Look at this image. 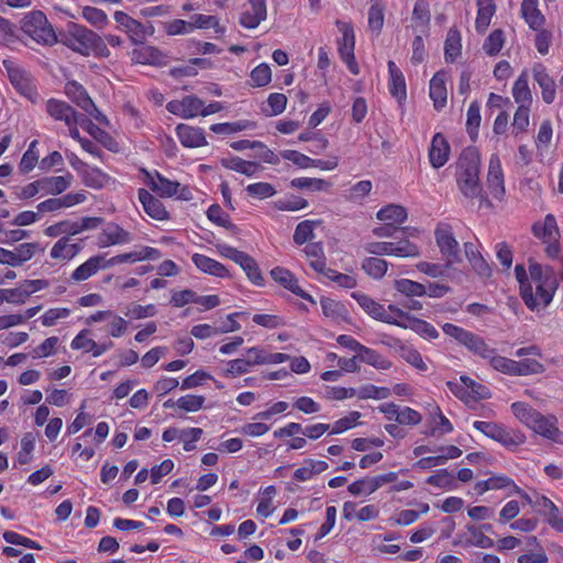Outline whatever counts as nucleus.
Returning a JSON list of instances; mask_svg holds the SVG:
<instances>
[{
	"label": "nucleus",
	"mask_w": 563,
	"mask_h": 563,
	"mask_svg": "<svg viewBox=\"0 0 563 563\" xmlns=\"http://www.w3.org/2000/svg\"><path fill=\"white\" fill-rule=\"evenodd\" d=\"M202 434V429L200 428H187V429H176L168 428L163 432V440L165 442H172L175 439L186 438V435H190L191 441H198Z\"/></svg>",
	"instance_id": "obj_54"
},
{
	"label": "nucleus",
	"mask_w": 563,
	"mask_h": 563,
	"mask_svg": "<svg viewBox=\"0 0 563 563\" xmlns=\"http://www.w3.org/2000/svg\"><path fill=\"white\" fill-rule=\"evenodd\" d=\"M526 441V437L516 430L505 428L498 442L508 449H515Z\"/></svg>",
	"instance_id": "obj_64"
},
{
	"label": "nucleus",
	"mask_w": 563,
	"mask_h": 563,
	"mask_svg": "<svg viewBox=\"0 0 563 563\" xmlns=\"http://www.w3.org/2000/svg\"><path fill=\"white\" fill-rule=\"evenodd\" d=\"M203 101L196 96H186L181 100H172L166 104L168 112L181 117L184 119H191L201 115Z\"/></svg>",
	"instance_id": "obj_13"
},
{
	"label": "nucleus",
	"mask_w": 563,
	"mask_h": 563,
	"mask_svg": "<svg viewBox=\"0 0 563 563\" xmlns=\"http://www.w3.org/2000/svg\"><path fill=\"white\" fill-rule=\"evenodd\" d=\"M82 250L80 242H74L70 236H62L58 239L49 251L51 258L67 263L77 256Z\"/></svg>",
	"instance_id": "obj_15"
},
{
	"label": "nucleus",
	"mask_w": 563,
	"mask_h": 563,
	"mask_svg": "<svg viewBox=\"0 0 563 563\" xmlns=\"http://www.w3.org/2000/svg\"><path fill=\"white\" fill-rule=\"evenodd\" d=\"M290 185L295 188L308 189L312 191H323L330 187V184L323 179L309 177L294 178Z\"/></svg>",
	"instance_id": "obj_55"
},
{
	"label": "nucleus",
	"mask_w": 563,
	"mask_h": 563,
	"mask_svg": "<svg viewBox=\"0 0 563 563\" xmlns=\"http://www.w3.org/2000/svg\"><path fill=\"white\" fill-rule=\"evenodd\" d=\"M450 146L445 137L437 133L431 142L429 150V159L434 168L442 167L449 159Z\"/></svg>",
	"instance_id": "obj_26"
},
{
	"label": "nucleus",
	"mask_w": 563,
	"mask_h": 563,
	"mask_svg": "<svg viewBox=\"0 0 563 563\" xmlns=\"http://www.w3.org/2000/svg\"><path fill=\"white\" fill-rule=\"evenodd\" d=\"M191 260L196 267L206 274L217 277H225L229 275L224 265L206 255L196 253L192 255Z\"/></svg>",
	"instance_id": "obj_34"
},
{
	"label": "nucleus",
	"mask_w": 563,
	"mask_h": 563,
	"mask_svg": "<svg viewBox=\"0 0 563 563\" xmlns=\"http://www.w3.org/2000/svg\"><path fill=\"white\" fill-rule=\"evenodd\" d=\"M21 30L38 44L53 45L56 43L55 32L41 11L27 13L21 22Z\"/></svg>",
	"instance_id": "obj_5"
},
{
	"label": "nucleus",
	"mask_w": 563,
	"mask_h": 563,
	"mask_svg": "<svg viewBox=\"0 0 563 563\" xmlns=\"http://www.w3.org/2000/svg\"><path fill=\"white\" fill-rule=\"evenodd\" d=\"M146 185L161 197H177L181 200H190L192 195L186 186H181L178 181H173L157 172L155 175L146 173Z\"/></svg>",
	"instance_id": "obj_11"
},
{
	"label": "nucleus",
	"mask_w": 563,
	"mask_h": 563,
	"mask_svg": "<svg viewBox=\"0 0 563 563\" xmlns=\"http://www.w3.org/2000/svg\"><path fill=\"white\" fill-rule=\"evenodd\" d=\"M243 8L240 23L246 29L257 27L267 16L265 0H247Z\"/></svg>",
	"instance_id": "obj_14"
},
{
	"label": "nucleus",
	"mask_w": 563,
	"mask_h": 563,
	"mask_svg": "<svg viewBox=\"0 0 563 563\" xmlns=\"http://www.w3.org/2000/svg\"><path fill=\"white\" fill-rule=\"evenodd\" d=\"M342 38L339 41V54L342 60L347 65L349 69L354 74H358V66L354 57L355 36L353 26L343 21L335 22Z\"/></svg>",
	"instance_id": "obj_12"
},
{
	"label": "nucleus",
	"mask_w": 563,
	"mask_h": 563,
	"mask_svg": "<svg viewBox=\"0 0 563 563\" xmlns=\"http://www.w3.org/2000/svg\"><path fill=\"white\" fill-rule=\"evenodd\" d=\"M390 389L387 387H378L373 384H365L360 388H354V397L360 399H386L390 396Z\"/></svg>",
	"instance_id": "obj_44"
},
{
	"label": "nucleus",
	"mask_w": 563,
	"mask_h": 563,
	"mask_svg": "<svg viewBox=\"0 0 563 563\" xmlns=\"http://www.w3.org/2000/svg\"><path fill=\"white\" fill-rule=\"evenodd\" d=\"M267 104L269 110L263 109V112L269 117L278 115L286 109L287 97L284 93H271L267 99Z\"/></svg>",
	"instance_id": "obj_58"
},
{
	"label": "nucleus",
	"mask_w": 563,
	"mask_h": 563,
	"mask_svg": "<svg viewBox=\"0 0 563 563\" xmlns=\"http://www.w3.org/2000/svg\"><path fill=\"white\" fill-rule=\"evenodd\" d=\"M434 239L448 267H452L454 264L462 262L460 244L455 239L451 224L439 222L434 230Z\"/></svg>",
	"instance_id": "obj_7"
},
{
	"label": "nucleus",
	"mask_w": 563,
	"mask_h": 563,
	"mask_svg": "<svg viewBox=\"0 0 563 563\" xmlns=\"http://www.w3.org/2000/svg\"><path fill=\"white\" fill-rule=\"evenodd\" d=\"M461 54V34L456 29H450L444 43L446 62H454Z\"/></svg>",
	"instance_id": "obj_40"
},
{
	"label": "nucleus",
	"mask_w": 563,
	"mask_h": 563,
	"mask_svg": "<svg viewBox=\"0 0 563 563\" xmlns=\"http://www.w3.org/2000/svg\"><path fill=\"white\" fill-rule=\"evenodd\" d=\"M460 380L467 387V390H470L472 399L474 401H477L479 399H487L490 397L489 389L486 386L476 383L471 377L462 375L460 377Z\"/></svg>",
	"instance_id": "obj_56"
},
{
	"label": "nucleus",
	"mask_w": 563,
	"mask_h": 563,
	"mask_svg": "<svg viewBox=\"0 0 563 563\" xmlns=\"http://www.w3.org/2000/svg\"><path fill=\"white\" fill-rule=\"evenodd\" d=\"M385 5L382 0H372L368 10V26L372 31L379 32L384 25Z\"/></svg>",
	"instance_id": "obj_47"
},
{
	"label": "nucleus",
	"mask_w": 563,
	"mask_h": 563,
	"mask_svg": "<svg viewBox=\"0 0 563 563\" xmlns=\"http://www.w3.org/2000/svg\"><path fill=\"white\" fill-rule=\"evenodd\" d=\"M114 20L134 44H143L147 32L145 26L122 11L114 12Z\"/></svg>",
	"instance_id": "obj_16"
},
{
	"label": "nucleus",
	"mask_w": 563,
	"mask_h": 563,
	"mask_svg": "<svg viewBox=\"0 0 563 563\" xmlns=\"http://www.w3.org/2000/svg\"><path fill=\"white\" fill-rule=\"evenodd\" d=\"M62 42L82 56H89L90 54L102 58L110 56V51L103 38L92 30L77 23L68 24Z\"/></svg>",
	"instance_id": "obj_3"
},
{
	"label": "nucleus",
	"mask_w": 563,
	"mask_h": 563,
	"mask_svg": "<svg viewBox=\"0 0 563 563\" xmlns=\"http://www.w3.org/2000/svg\"><path fill=\"white\" fill-rule=\"evenodd\" d=\"M504 45V33L501 30L493 31L484 43V51L494 56L500 52Z\"/></svg>",
	"instance_id": "obj_63"
},
{
	"label": "nucleus",
	"mask_w": 563,
	"mask_h": 563,
	"mask_svg": "<svg viewBox=\"0 0 563 563\" xmlns=\"http://www.w3.org/2000/svg\"><path fill=\"white\" fill-rule=\"evenodd\" d=\"M222 165L228 169L239 172L246 176H252L260 169V165L257 163L244 161L238 156L222 159Z\"/></svg>",
	"instance_id": "obj_42"
},
{
	"label": "nucleus",
	"mask_w": 563,
	"mask_h": 563,
	"mask_svg": "<svg viewBox=\"0 0 563 563\" xmlns=\"http://www.w3.org/2000/svg\"><path fill=\"white\" fill-rule=\"evenodd\" d=\"M81 15L89 24L97 29H103L109 24L106 12L95 7H84Z\"/></svg>",
	"instance_id": "obj_48"
},
{
	"label": "nucleus",
	"mask_w": 563,
	"mask_h": 563,
	"mask_svg": "<svg viewBox=\"0 0 563 563\" xmlns=\"http://www.w3.org/2000/svg\"><path fill=\"white\" fill-rule=\"evenodd\" d=\"M27 290L24 283H20L15 288H3L0 289L1 303L8 302L13 305H22L29 298Z\"/></svg>",
	"instance_id": "obj_41"
},
{
	"label": "nucleus",
	"mask_w": 563,
	"mask_h": 563,
	"mask_svg": "<svg viewBox=\"0 0 563 563\" xmlns=\"http://www.w3.org/2000/svg\"><path fill=\"white\" fill-rule=\"evenodd\" d=\"M356 357H358V361L368 364L377 369H388L391 366V362L389 360L385 358L375 350H372L364 345L361 349V352L356 354Z\"/></svg>",
	"instance_id": "obj_38"
},
{
	"label": "nucleus",
	"mask_w": 563,
	"mask_h": 563,
	"mask_svg": "<svg viewBox=\"0 0 563 563\" xmlns=\"http://www.w3.org/2000/svg\"><path fill=\"white\" fill-rule=\"evenodd\" d=\"M271 275L275 282L279 283L295 295L312 301V298L303 289H301L297 279L288 269L275 267L271 271Z\"/></svg>",
	"instance_id": "obj_30"
},
{
	"label": "nucleus",
	"mask_w": 563,
	"mask_h": 563,
	"mask_svg": "<svg viewBox=\"0 0 563 563\" xmlns=\"http://www.w3.org/2000/svg\"><path fill=\"white\" fill-rule=\"evenodd\" d=\"M45 110L52 119L64 122V124L81 115L69 103L55 98L46 101Z\"/></svg>",
	"instance_id": "obj_20"
},
{
	"label": "nucleus",
	"mask_w": 563,
	"mask_h": 563,
	"mask_svg": "<svg viewBox=\"0 0 563 563\" xmlns=\"http://www.w3.org/2000/svg\"><path fill=\"white\" fill-rule=\"evenodd\" d=\"M407 210L399 205H388L376 213V218L385 223L396 227L407 220Z\"/></svg>",
	"instance_id": "obj_35"
},
{
	"label": "nucleus",
	"mask_w": 563,
	"mask_h": 563,
	"mask_svg": "<svg viewBox=\"0 0 563 563\" xmlns=\"http://www.w3.org/2000/svg\"><path fill=\"white\" fill-rule=\"evenodd\" d=\"M394 287L407 297H422L427 291L426 285L407 278L395 280Z\"/></svg>",
	"instance_id": "obj_43"
},
{
	"label": "nucleus",
	"mask_w": 563,
	"mask_h": 563,
	"mask_svg": "<svg viewBox=\"0 0 563 563\" xmlns=\"http://www.w3.org/2000/svg\"><path fill=\"white\" fill-rule=\"evenodd\" d=\"M553 136L552 123L550 120H544L538 131L536 137V147L540 154L549 151Z\"/></svg>",
	"instance_id": "obj_49"
},
{
	"label": "nucleus",
	"mask_w": 563,
	"mask_h": 563,
	"mask_svg": "<svg viewBox=\"0 0 563 563\" xmlns=\"http://www.w3.org/2000/svg\"><path fill=\"white\" fill-rule=\"evenodd\" d=\"M81 178L86 186L91 188H101L108 181V177L98 168L89 167L82 169Z\"/></svg>",
	"instance_id": "obj_52"
},
{
	"label": "nucleus",
	"mask_w": 563,
	"mask_h": 563,
	"mask_svg": "<svg viewBox=\"0 0 563 563\" xmlns=\"http://www.w3.org/2000/svg\"><path fill=\"white\" fill-rule=\"evenodd\" d=\"M464 346H466L471 352L481 357L488 358L490 357L495 350L490 349L486 342L478 335L471 333Z\"/></svg>",
	"instance_id": "obj_53"
},
{
	"label": "nucleus",
	"mask_w": 563,
	"mask_h": 563,
	"mask_svg": "<svg viewBox=\"0 0 563 563\" xmlns=\"http://www.w3.org/2000/svg\"><path fill=\"white\" fill-rule=\"evenodd\" d=\"M445 73L438 71L430 80V98L437 110H441L446 106L448 90L445 86Z\"/></svg>",
	"instance_id": "obj_32"
},
{
	"label": "nucleus",
	"mask_w": 563,
	"mask_h": 563,
	"mask_svg": "<svg viewBox=\"0 0 563 563\" xmlns=\"http://www.w3.org/2000/svg\"><path fill=\"white\" fill-rule=\"evenodd\" d=\"M208 219L225 229H235V225L231 223L229 216L222 210L219 205H212L207 211Z\"/></svg>",
	"instance_id": "obj_60"
},
{
	"label": "nucleus",
	"mask_w": 563,
	"mask_h": 563,
	"mask_svg": "<svg viewBox=\"0 0 563 563\" xmlns=\"http://www.w3.org/2000/svg\"><path fill=\"white\" fill-rule=\"evenodd\" d=\"M205 397L197 395H186L177 399L176 406L188 412H196L203 406Z\"/></svg>",
	"instance_id": "obj_62"
},
{
	"label": "nucleus",
	"mask_w": 563,
	"mask_h": 563,
	"mask_svg": "<svg viewBox=\"0 0 563 563\" xmlns=\"http://www.w3.org/2000/svg\"><path fill=\"white\" fill-rule=\"evenodd\" d=\"M364 272L374 279H380L388 269V263L379 257H367L362 263Z\"/></svg>",
	"instance_id": "obj_45"
},
{
	"label": "nucleus",
	"mask_w": 563,
	"mask_h": 563,
	"mask_svg": "<svg viewBox=\"0 0 563 563\" xmlns=\"http://www.w3.org/2000/svg\"><path fill=\"white\" fill-rule=\"evenodd\" d=\"M514 99L519 106H530L532 102V95L528 86L527 73H522L514 84L512 87Z\"/></svg>",
	"instance_id": "obj_37"
},
{
	"label": "nucleus",
	"mask_w": 563,
	"mask_h": 563,
	"mask_svg": "<svg viewBox=\"0 0 563 563\" xmlns=\"http://www.w3.org/2000/svg\"><path fill=\"white\" fill-rule=\"evenodd\" d=\"M176 133L185 147H200L207 144L203 130L200 128L180 123L176 126Z\"/></svg>",
	"instance_id": "obj_25"
},
{
	"label": "nucleus",
	"mask_w": 563,
	"mask_h": 563,
	"mask_svg": "<svg viewBox=\"0 0 563 563\" xmlns=\"http://www.w3.org/2000/svg\"><path fill=\"white\" fill-rule=\"evenodd\" d=\"M320 224V220H305L299 222L294 232V242L297 245H302L311 241L314 238V229Z\"/></svg>",
	"instance_id": "obj_39"
},
{
	"label": "nucleus",
	"mask_w": 563,
	"mask_h": 563,
	"mask_svg": "<svg viewBox=\"0 0 563 563\" xmlns=\"http://www.w3.org/2000/svg\"><path fill=\"white\" fill-rule=\"evenodd\" d=\"M65 93L77 107L82 109L87 114L92 117L101 124H108L107 117L99 111L87 90L77 81H68L65 85Z\"/></svg>",
	"instance_id": "obj_9"
},
{
	"label": "nucleus",
	"mask_w": 563,
	"mask_h": 563,
	"mask_svg": "<svg viewBox=\"0 0 563 563\" xmlns=\"http://www.w3.org/2000/svg\"><path fill=\"white\" fill-rule=\"evenodd\" d=\"M532 232L536 238L540 239L543 243L559 240V228L553 214H547L543 222H536L532 225Z\"/></svg>",
	"instance_id": "obj_31"
},
{
	"label": "nucleus",
	"mask_w": 563,
	"mask_h": 563,
	"mask_svg": "<svg viewBox=\"0 0 563 563\" xmlns=\"http://www.w3.org/2000/svg\"><path fill=\"white\" fill-rule=\"evenodd\" d=\"M545 371L543 364L537 360L525 358L522 361H514V376H528L532 374H541Z\"/></svg>",
	"instance_id": "obj_46"
},
{
	"label": "nucleus",
	"mask_w": 563,
	"mask_h": 563,
	"mask_svg": "<svg viewBox=\"0 0 563 563\" xmlns=\"http://www.w3.org/2000/svg\"><path fill=\"white\" fill-rule=\"evenodd\" d=\"M2 65L14 89L32 103H36L40 96L32 75L13 60L4 59Z\"/></svg>",
	"instance_id": "obj_6"
},
{
	"label": "nucleus",
	"mask_w": 563,
	"mask_h": 563,
	"mask_svg": "<svg viewBox=\"0 0 563 563\" xmlns=\"http://www.w3.org/2000/svg\"><path fill=\"white\" fill-rule=\"evenodd\" d=\"M139 200L143 206L144 211L153 219L156 220H165L168 219V212L166 211L164 205L155 198L152 194H150L145 189L139 190Z\"/></svg>",
	"instance_id": "obj_28"
},
{
	"label": "nucleus",
	"mask_w": 563,
	"mask_h": 563,
	"mask_svg": "<svg viewBox=\"0 0 563 563\" xmlns=\"http://www.w3.org/2000/svg\"><path fill=\"white\" fill-rule=\"evenodd\" d=\"M219 253L239 264L241 268L245 272L247 278L255 285L262 286L264 283V278L258 268L256 261L251 257L249 254L239 251L232 246L227 244H220L217 246Z\"/></svg>",
	"instance_id": "obj_10"
},
{
	"label": "nucleus",
	"mask_w": 563,
	"mask_h": 563,
	"mask_svg": "<svg viewBox=\"0 0 563 563\" xmlns=\"http://www.w3.org/2000/svg\"><path fill=\"white\" fill-rule=\"evenodd\" d=\"M388 73H389V92L396 98L399 102L406 100L407 90H406V81L401 70L397 67V65L389 60L388 64Z\"/></svg>",
	"instance_id": "obj_27"
},
{
	"label": "nucleus",
	"mask_w": 563,
	"mask_h": 563,
	"mask_svg": "<svg viewBox=\"0 0 563 563\" xmlns=\"http://www.w3.org/2000/svg\"><path fill=\"white\" fill-rule=\"evenodd\" d=\"M511 409L516 418L536 433L551 440L560 435L555 417H545L525 402H514Z\"/></svg>",
	"instance_id": "obj_4"
},
{
	"label": "nucleus",
	"mask_w": 563,
	"mask_h": 563,
	"mask_svg": "<svg viewBox=\"0 0 563 563\" xmlns=\"http://www.w3.org/2000/svg\"><path fill=\"white\" fill-rule=\"evenodd\" d=\"M309 260L310 267L317 273L324 274L327 268L325 255L321 242H312L302 250Z\"/></svg>",
	"instance_id": "obj_33"
},
{
	"label": "nucleus",
	"mask_w": 563,
	"mask_h": 563,
	"mask_svg": "<svg viewBox=\"0 0 563 563\" xmlns=\"http://www.w3.org/2000/svg\"><path fill=\"white\" fill-rule=\"evenodd\" d=\"M481 124L479 106L477 102H472L467 110L466 129L472 139H475Z\"/></svg>",
	"instance_id": "obj_61"
},
{
	"label": "nucleus",
	"mask_w": 563,
	"mask_h": 563,
	"mask_svg": "<svg viewBox=\"0 0 563 563\" xmlns=\"http://www.w3.org/2000/svg\"><path fill=\"white\" fill-rule=\"evenodd\" d=\"M396 325L404 329H411L426 339H437L439 336L438 330L432 324L424 320L413 318L407 312H405V316L399 317Z\"/></svg>",
	"instance_id": "obj_23"
},
{
	"label": "nucleus",
	"mask_w": 563,
	"mask_h": 563,
	"mask_svg": "<svg viewBox=\"0 0 563 563\" xmlns=\"http://www.w3.org/2000/svg\"><path fill=\"white\" fill-rule=\"evenodd\" d=\"M487 187L494 198L503 199L505 195L504 173L500 159L496 154L492 155L489 159Z\"/></svg>",
	"instance_id": "obj_17"
},
{
	"label": "nucleus",
	"mask_w": 563,
	"mask_h": 563,
	"mask_svg": "<svg viewBox=\"0 0 563 563\" xmlns=\"http://www.w3.org/2000/svg\"><path fill=\"white\" fill-rule=\"evenodd\" d=\"M352 297L356 300V302L362 307V309L366 313L382 322L396 325L399 317L405 316V311L399 309L395 305H389L388 307H385L376 302L374 299H372L365 294L353 292Z\"/></svg>",
	"instance_id": "obj_8"
},
{
	"label": "nucleus",
	"mask_w": 563,
	"mask_h": 563,
	"mask_svg": "<svg viewBox=\"0 0 563 563\" xmlns=\"http://www.w3.org/2000/svg\"><path fill=\"white\" fill-rule=\"evenodd\" d=\"M525 498L547 517V521L552 528L563 531V518L560 517L558 507L549 498L539 496L534 501L528 495H525Z\"/></svg>",
	"instance_id": "obj_18"
},
{
	"label": "nucleus",
	"mask_w": 563,
	"mask_h": 563,
	"mask_svg": "<svg viewBox=\"0 0 563 563\" xmlns=\"http://www.w3.org/2000/svg\"><path fill=\"white\" fill-rule=\"evenodd\" d=\"M529 272L536 291L533 292L530 284H522L521 297L525 303L531 309L549 305L558 287L554 271L550 266L533 263L530 265Z\"/></svg>",
	"instance_id": "obj_2"
},
{
	"label": "nucleus",
	"mask_w": 563,
	"mask_h": 563,
	"mask_svg": "<svg viewBox=\"0 0 563 563\" xmlns=\"http://www.w3.org/2000/svg\"><path fill=\"white\" fill-rule=\"evenodd\" d=\"M131 59L142 65L163 66L166 64L165 55L154 46L142 45L131 52Z\"/></svg>",
	"instance_id": "obj_24"
},
{
	"label": "nucleus",
	"mask_w": 563,
	"mask_h": 563,
	"mask_svg": "<svg viewBox=\"0 0 563 563\" xmlns=\"http://www.w3.org/2000/svg\"><path fill=\"white\" fill-rule=\"evenodd\" d=\"M533 78L542 90V99L545 103L550 104L555 99V82L548 75L545 67L537 64L533 67Z\"/></svg>",
	"instance_id": "obj_29"
},
{
	"label": "nucleus",
	"mask_w": 563,
	"mask_h": 563,
	"mask_svg": "<svg viewBox=\"0 0 563 563\" xmlns=\"http://www.w3.org/2000/svg\"><path fill=\"white\" fill-rule=\"evenodd\" d=\"M70 173L63 176H49L40 178L41 194L45 196H58L65 192L73 184Z\"/></svg>",
	"instance_id": "obj_22"
},
{
	"label": "nucleus",
	"mask_w": 563,
	"mask_h": 563,
	"mask_svg": "<svg viewBox=\"0 0 563 563\" xmlns=\"http://www.w3.org/2000/svg\"><path fill=\"white\" fill-rule=\"evenodd\" d=\"M133 241V235L118 225L117 223H109L106 229L99 234V245L104 247L109 245L126 244Z\"/></svg>",
	"instance_id": "obj_21"
},
{
	"label": "nucleus",
	"mask_w": 563,
	"mask_h": 563,
	"mask_svg": "<svg viewBox=\"0 0 563 563\" xmlns=\"http://www.w3.org/2000/svg\"><path fill=\"white\" fill-rule=\"evenodd\" d=\"M272 80V71L267 64H260L251 73V81L254 87H264Z\"/></svg>",
	"instance_id": "obj_59"
},
{
	"label": "nucleus",
	"mask_w": 563,
	"mask_h": 563,
	"mask_svg": "<svg viewBox=\"0 0 563 563\" xmlns=\"http://www.w3.org/2000/svg\"><path fill=\"white\" fill-rule=\"evenodd\" d=\"M481 158L473 147L465 148L456 163V183L462 195L468 199L478 198L481 205L490 206L488 198L483 195L479 183Z\"/></svg>",
	"instance_id": "obj_1"
},
{
	"label": "nucleus",
	"mask_w": 563,
	"mask_h": 563,
	"mask_svg": "<svg viewBox=\"0 0 563 563\" xmlns=\"http://www.w3.org/2000/svg\"><path fill=\"white\" fill-rule=\"evenodd\" d=\"M521 14L533 30H539L544 23V16L538 9V0H523L521 3Z\"/></svg>",
	"instance_id": "obj_36"
},
{
	"label": "nucleus",
	"mask_w": 563,
	"mask_h": 563,
	"mask_svg": "<svg viewBox=\"0 0 563 563\" xmlns=\"http://www.w3.org/2000/svg\"><path fill=\"white\" fill-rule=\"evenodd\" d=\"M108 268L106 256L95 255L88 258L85 263L79 265L70 275L69 280L73 283H80L89 279L96 275L100 269Z\"/></svg>",
	"instance_id": "obj_19"
},
{
	"label": "nucleus",
	"mask_w": 563,
	"mask_h": 563,
	"mask_svg": "<svg viewBox=\"0 0 563 563\" xmlns=\"http://www.w3.org/2000/svg\"><path fill=\"white\" fill-rule=\"evenodd\" d=\"M391 255L396 257L415 258L420 256L419 247L409 240H399L397 242H391Z\"/></svg>",
	"instance_id": "obj_51"
},
{
	"label": "nucleus",
	"mask_w": 563,
	"mask_h": 563,
	"mask_svg": "<svg viewBox=\"0 0 563 563\" xmlns=\"http://www.w3.org/2000/svg\"><path fill=\"white\" fill-rule=\"evenodd\" d=\"M466 529L470 534V539L466 540V545H474L482 549H489L494 547V540L487 537L482 528L467 526Z\"/></svg>",
	"instance_id": "obj_50"
},
{
	"label": "nucleus",
	"mask_w": 563,
	"mask_h": 563,
	"mask_svg": "<svg viewBox=\"0 0 563 563\" xmlns=\"http://www.w3.org/2000/svg\"><path fill=\"white\" fill-rule=\"evenodd\" d=\"M35 441V434L32 432H27L23 435L21 439V450L18 453V462L20 464H27L31 461Z\"/></svg>",
	"instance_id": "obj_57"
}]
</instances>
